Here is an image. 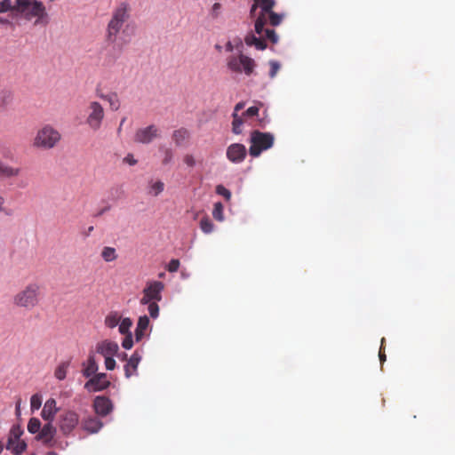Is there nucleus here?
<instances>
[{"mask_svg": "<svg viewBox=\"0 0 455 455\" xmlns=\"http://www.w3.org/2000/svg\"><path fill=\"white\" fill-rule=\"evenodd\" d=\"M275 5V0H253L250 14L255 19L254 34H248L244 42L248 46H254L257 50H265L267 48L266 40L272 44L278 42V36L273 28H266L267 25L276 27L280 25L284 15L276 13L273 11Z\"/></svg>", "mask_w": 455, "mask_h": 455, "instance_id": "f257e3e1", "label": "nucleus"}, {"mask_svg": "<svg viewBox=\"0 0 455 455\" xmlns=\"http://www.w3.org/2000/svg\"><path fill=\"white\" fill-rule=\"evenodd\" d=\"M16 12L26 20L36 19L35 25L48 23V13L44 4L37 0H16Z\"/></svg>", "mask_w": 455, "mask_h": 455, "instance_id": "f03ea898", "label": "nucleus"}, {"mask_svg": "<svg viewBox=\"0 0 455 455\" xmlns=\"http://www.w3.org/2000/svg\"><path fill=\"white\" fill-rule=\"evenodd\" d=\"M61 140L60 132L51 124H44L36 133L32 146L35 148L49 150L55 148Z\"/></svg>", "mask_w": 455, "mask_h": 455, "instance_id": "7ed1b4c3", "label": "nucleus"}, {"mask_svg": "<svg viewBox=\"0 0 455 455\" xmlns=\"http://www.w3.org/2000/svg\"><path fill=\"white\" fill-rule=\"evenodd\" d=\"M40 287L36 283H29L17 292L12 299L14 306L30 310L36 307L40 301Z\"/></svg>", "mask_w": 455, "mask_h": 455, "instance_id": "20e7f679", "label": "nucleus"}, {"mask_svg": "<svg viewBox=\"0 0 455 455\" xmlns=\"http://www.w3.org/2000/svg\"><path fill=\"white\" fill-rule=\"evenodd\" d=\"M227 67L232 73L250 76L254 73L257 64L252 58L239 52L227 58Z\"/></svg>", "mask_w": 455, "mask_h": 455, "instance_id": "39448f33", "label": "nucleus"}, {"mask_svg": "<svg viewBox=\"0 0 455 455\" xmlns=\"http://www.w3.org/2000/svg\"><path fill=\"white\" fill-rule=\"evenodd\" d=\"M249 154L252 157H258L263 151L271 148L274 145L275 137L270 132H262L254 130L250 135Z\"/></svg>", "mask_w": 455, "mask_h": 455, "instance_id": "423d86ee", "label": "nucleus"}, {"mask_svg": "<svg viewBox=\"0 0 455 455\" xmlns=\"http://www.w3.org/2000/svg\"><path fill=\"white\" fill-rule=\"evenodd\" d=\"M129 19L128 4L122 3L114 11L112 18L108 25L107 38L109 42H115L124 22Z\"/></svg>", "mask_w": 455, "mask_h": 455, "instance_id": "0eeeda50", "label": "nucleus"}, {"mask_svg": "<svg viewBox=\"0 0 455 455\" xmlns=\"http://www.w3.org/2000/svg\"><path fill=\"white\" fill-rule=\"evenodd\" d=\"M86 124L93 131H98L102 124L105 117V109L103 106L96 100L88 103L86 108Z\"/></svg>", "mask_w": 455, "mask_h": 455, "instance_id": "6e6552de", "label": "nucleus"}, {"mask_svg": "<svg viewBox=\"0 0 455 455\" xmlns=\"http://www.w3.org/2000/svg\"><path fill=\"white\" fill-rule=\"evenodd\" d=\"M164 289V283L160 281H148L142 291V298L140 300L141 305H147L150 301L162 300V291Z\"/></svg>", "mask_w": 455, "mask_h": 455, "instance_id": "1a4fd4ad", "label": "nucleus"}, {"mask_svg": "<svg viewBox=\"0 0 455 455\" xmlns=\"http://www.w3.org/2000/svg\"><path fill=\"white\" fill-rule=\"evenodd\" d=\"M79 415L71 410L64 411L59 419V427L64 435H68L78 425Z\"/></svg>", "mask_w": 455, "mask_h": 455, "instance_id": "9d476101", "label": "nucleus"}, {"mask_svg": "<svg viewBox=\"0 0 455 455\" xmlns=\"http://www.w3.org/2000/svg\"><path fill=\"white\" fill-rule=\"evenodd\" d=\"M110 384L107 373H97L89 378L84 384V388L89 392H100L107 389Z\"/></svg>", "mask_w": 455, "mask_h": 455, "instance_id": "9b49d317", "label": "nucleus"}, {"mask_svg": "<svg viewBox=\"0 0 455 455\" xmlns=\"http://www.w3.org/2000/svg\"><path fill=\"white\" fill-rule=\"evenodd\" d=\"M159 137V129L154 125L140 128L134 134V141L141 144H149Z\"/></svg>", "mask_w": 455, "mask_h": 455, "instance_id": "f8f14e48", "label": "nucleus"}, {"mask_svg": "<svg viewBox=\"0 0 455 455\" xmlns=\"http://www.w3.org/2000/svg\"><path fill=\"white\" fill-rule=\"evenodd\" d=\"M226 156L230 162L240 164L245 159L247 149L245 146L241 143H233L228 147Z\"/></svg>", "mask_w": 455, "mask_h": 455, "instance_id": "ddd939ff", "label": "nucleus"}, {"mask_svg": "<svg viewBox=\"0 0 455 455\" xmlns=\"http://www.w3.org/2000/svg\"><path fill=\"white\" fill-rule=\"evenodd\" d=\"M55 427L52 424V422H48L41 428L36 438V440L41 441L47 447H53L55 443Z\"/></svg>", "mask_w": 455, "mask_h": 455, "instance_id": "4468645a", "label": "nucleus"}, {"mask_svg": "<svg viewBox=\"0 0 455 455\" xmlns=\"http://www.w3.org/2000/svg\"><path fill=\"white\" fill-rule=\"evenodd\" d=\"M119 350L118 344L115 341L105 339L96 345V352L103 357L114 356Z\"/></svg>", "mask_w": 455, "mask_h": 455, "instance_id": "2eb2a0df", "label": "nucleus"}, {"mask_svg": "<svg viewBox=\"0 0 455 455\" xmlns=\"http://www.w3.org/2000/svg\"><path fill=\"white\" fill-rule=\"evenodd\" d=\"M96 95L98 98L107 101L109 105V108L112 111H117L121 107V100L116 92H110L104 93L101 90H96Z\"/></svg>", "mask_w": 455, "mask_h": 455, "instance_id": "dca6fc26", "label": "nucleus"}, {"mask_svg": "<svg viewBox=\"0 0 455 455\" xmlns=\"http://www.w3.org/2000/svg\"><path fill=\"white\" fill-rule=\"evenodd\" d=\"M93 408L100 416H107L113 409L112 402L106 396H97L94 399Z\"/></svg>", "mask_w": 455, "mask_h": 455, "instance_id": "f3484780", "label": "nucleus"}, {"mask_svg": "<svg viewBox=\"0 0 455 455\" xmlns=\"http://www.w3.org/2000/svg\"><path fill=\"white\" fill-rule=\"evenodd\" d=\"M83 375L85 378H91L97 374L99 365L96 362L95 355L93 353H90L85 363H83Z\"/></svg>", "mask_w": 455, "mask_h": 455, "instance_id": "a211bd4d", "label": "nucleus"}, {"mask_svg": "<svg viewBox=\"0 0 455 455\" xmlns=\"http://www.w3.org/2000/svg\"><path fill=\"white\" fill-rule=\"evenodd\" d=\"M140 360L141 356L135 351L124 365V374L126 378H131L132 375L137 374V369Z\"/></svg>", "mask_w": 455, "mask_h": 455, "instance_id": "6ab92c4d", "label": "nucleus"}, {"mask_svg": "<svg viewBox=\"0 0 455 455\" xmlns=\"http://www.w3.org/2000/svg\"><path fill=\"white\" fill-rule=\"evenodd\" d=\"M58 411V408L56 406V401L52 398L48 399L44 406L42 410L41 415L42 418L49 422H52L54 419L55 414Z\"/></svg>", "mask_w": 455, "mask_h": 455, "instance_id": "aec40b11", "label": "nucleus"}, {"mask_svg": "<svg viewBox=\"0 0 455 455\" xmlns=\"http://www.w3.org/2000/svg\"><path fill=\"white\" fill-rule=\"evenodd\" d=\"M82 427L85 431L94 434L102 427V422L95 417H90L83 420Z\"/></svg>", "mask_w": 455, "mask_h": 455, "instance_id": "412c9836", "label": "nucleus"}, {"mask_svg": "<svg viewBox=\"0 0 455 455\" xmlns=\"http://www.w3.org/2000/svg\"><path fill=\"white\" fill-rule=\"evenodd\" d=\"M149 325V319L147 315H142L139 318L137 327L135 330L136 341H140L145 335V331Z\"/></svg>", "mask_w": 455, "mask_h": 455, "instance_id": "4be33fe9", "label": "nucleus"}, {"mask_svg": "<svg viewBox=\"0 0 455 455\" xmlns=\"http://www.w3.org/2000/svg\"><path fill=\"white\" fill-rule=\"evenodd\" d=\"M27 448V443L23 440L13 441L12 439H8L6 449L11 451L12 453L16 455L21 454Z\"/></svg>", "mask_w": 455, "mask_h": 455, "instance_id": "5701e85b", "label": "nucleus"}, {"mask_svg": "<svg viewBox=\"0 0 455 455\" xmlns=\"http://www.w3.org/2000/svg\"><path fill=\"white\" fill-rule=\"evenodd\" d=\"M189 137V132L186 128L175 130L172 133V140L177 146H180Z\"/></svg>", "mask_w": 455, "mask_h": 455, "instance_id": "b1692460", "label": "nucleus"}, {"mask_svg": "<svg viewBox=\"0 0 455 455\" xmlns=\"http://www.w3.org/2000/svg\"><path fill=\"white\" fill-rule=\"evenodd\" d=\"M20 173V168H15V167L3 164L1 171H0V177L12 178V177L19 176Z\"/></svg>", "mask_w": 455, "mask_h": 455, "instance_id": "393cba45", "label": "nucleus"}, {"mask_svg": "<svg viewBox=\"0 0 455 455\" xmlns=\"http://www.w3.org/2000/svg\"><path fill=\"white\" fill-rule=\"evenodd\" d=\"M232 132L235 134H241L242 133V125L244 123V116H239L236 113L232 114Z\"/></svg>", "mask_w": 455, "mask_h": 455, "instance_id": "a878e982", "label": "nucleus"}, {"mask_svg": "<svg viewBox=\"0 0 455 455\" xmlns=\"http://www.w3.org/2000/svg\"><path fill=\"white\" fill-rule=\"evenodd\" d=\"M13 100V92L10 90H2L0 92V108H6Z\"/></svg>", "mask_w": 455, "mask_h": 455, "instance_id": "bb28decb", "label": "nucleus"}, {"mask_svg": "<svg viewBox=\"0 0 455 455\" xmlns=\"http://www.w3.org/2000/svg\"><path fill=\"white\" fill-rule=\"evenodd\" d=\"M100 255L106 262H112L117 259L116 249L109 246H105L102 249Z\"/></svg>", "mask_w": 455, "mask_h": 455, "instance_id": "cd10ccee", "label": "nucleus"}, {"mask_svg": "<svg viewBox=\"0 0 455 455\" xmlns=\"http://www.w3.org/2000/svg\"><path fill=\"white\" fill-rule=\"evenodd\" d=\"M121 316L117 312L109 313L105 318V324L108 328H115L119 324Z\"/></svg>", "mask_w": 455, "mask_h": 455, "instance_id": "c85d7f7f", "label": "nucleus"}, {"mask_svg": "<svg viewBox=\"0 0 455 455\" xmlns=\"http://www.w3.org/2000/svg\"><path fill=\"white\" fill-rule=\"evenodd\" d=\"M68 366H69V362L60 363L54 371L55 378L60 380H63L67 376V371H68Z\"/></svg>", "mask_w": 455, "mask_h": 455, "instance_id": "c756f323", "label": "nucleus"}, {"mask_svg": "<svg viewBox=\"0 0 455 455\" xmlns=\"http://www.w3.org/2000/svg\"><path fill=\"white\" fill-rule=\"evenodd\" d=\"M200 228L204 234H211L214 229V225L210 218L205 216L200 220Z\"/></svg>", "mask_w": 455, "mask_h": 455, "instance_id": "7c9ffc66", "label": "nucleus"}, {"mask_svg": "<svg viewBox=\"0 0 455 455\" xmlns=\"http://www.w3.org/2000/svg\"><path fill=\"white\" fill-rule=\"evenodd\" d=\"M28 430L31 434H38L41 430L40 420L36 418H31L28 423Z\"/></svg>", "mask_w": 455, "mask_h": 455, "instance_id": "2f4dec72", "label": "nucleus"}, {"mask_svg": "<svg viewBox=\"0 0 455 455\" xmlns=\"http://www.w3.org/2000/svg\"><path fill=\"white\" fill-rule=\"evenodd\" d=\"M16 0H3L0 2V12L16 11Z\"/></svg>", "mask_w": 455, "mask_h": 455, "instance_id": "473e14b6", "label": "nucleus"}, {"mask_svg": "<svg viewBox=\"0 0 455 455\" xmlns=\"http://www.w3.org/2000/svg\"><path fill=\"white\" fill-rule=\"evenodd\" d=\"M132 325V321L130 318H128V317L124 318L119 324V328H118L119 332L124 335L131 333L130 329H131Z\"/></svg>", "mask_w": 455, "mask_h": 455, "instance_id": "72a5a7b5", "label": "nucleus"}, {"mask_svg": "<svg viewBox=\"0 0 455 455\" xmlns=\"http://www.w3.org/2000/svg\"><path fill=\"white\" fill-rule=\"evenodd\" d=\"M164 184L161 180H157L150 183L149 193L156 196L164 191Z\"/></svg>", "mask_w": 455, "mask_h": 455, "instance_id": "f704fd0d", "label": "nucleus"}, {"mask_svg": "<svg viewBox=\"0 0 455 455\" xmlns=\"http://www.w3.org/2000/svg\"><path fill=\"white\" fill-rule=\"evenodd\" d=\"M212 216L215 220L219 221H222L224 220L223 216V205L221 203L218 202L214 204Z\"/></svg>", "mask_w": 455, "mask_h": 455, "instance_id": "c9c22d12", "label": "nucleus"}, {"mask_svg": "<svg viewBox=\"0 0 455 455\" xmlns=\"http://www.w3.org/2000/svg\"><path fill=\"white\" fill-rule=\"evenodd\" d=\"M158 301H150L148 303V310L152 318H156L159 315V307L157 305Z\"/></svg>", "mask_w": 455, "mask_h": 455, "instance_id": "e433bc0d", "label": "nucleus"}, {"mask_svg": "<svg viewBox=\"0 0 455 455\" xmlns=\"http://www.w3.org/2000/svg\"><path fill=\"white\" fill-rule=\"evenodd\" d=\"M42 405V396L35 394L30 398V406L32 411L38 410Z\"/></svg>", "mask_w": 455, "mask_h": 455, "instance_id": "4c0bfd02", "label": "nucleus"}, {"mask_svg": "<svg viewBox=\"0 0 455 455\" xmlns=\"http://www.w3.org/2000/svg\"><path fill=\"white\" fill-rule=\"evenodd\" d=\"M22 433L23 431L19 426H14L10 431L8 439H12L13 441L20 440V435Z\"/></svg>", "mask_w": 455, "mask_h": 455, "instance_id": "58836bf2", "label": "nucleus"}, {"mask_svg": "<svg viewBox=\"0 0 455 455\" xmlns=\"http://www.w3.org/2000/svg\"><path fill=\"white\" fill-rule=\"evenodd\" d=\"M216 193L222 196L227 201H229L231 198V192L223 185H218L216 187Z\"/></svg>", "mask_w": 455, "mask_h": 455, "instance_id": "ea45409f", "label": "nucleus"}, {"mask_svg": "<svg viewBox=\"0 0 455 455\" xmlns=\"http://www.w3.org/2000/svg\"><path fill=\"white\" fill-rule=\"evenodd\" d=\"M268 64L270 67L269 76L274 78L279 71L281 66L276 60H269Z\"/></svg>", "mask_w": 455, "mask_h": 455, "instance_id": "a19ab883", "label": "nucleus"}, {"mask_svg": "<svg viewBox=\"0 0 455 455\" xmlns=\"http://www.w3.org/2000/svg\"><path fill=\"white\" fill-rule=\"evenodd\" d=\"M259 108L256 106L250 107L246 111L243 113L244 117H254L259 116Z\"/></svg>", "mask_w": 455, "mask_h": 455, "instance_id": "79ce46f5", "label": "nucleus"}, {"mask_svg": "<svg viewBox=\"0 0 455 455\" xmlns=\"http://www.w3.org/2000/svg\"><path fill=\"white\" fill-rule=\"evenodd\" d=\"M132 345H133V340H132V333L126 334L125 338L124 339V340L122 342L123 347L125 349H130L132 347Z\"/></svg>", "mask_w": 455, "mask_h": 455, "instance_id": "37998d69", "label": "nucleus"}, {"mask_svg": "<svg viewBox=\"0 0 455 455\" xmlns=\"http://www.w3.org/2000/svg\"><path fill=\"white\" fill-rule=\"evenodd\" d=\"M179 267H180V260H179V259H172V260L169 262V264H168V266H167V270H168L169 272L173 273V272L178 271Z\"/></svg>", "mask_w": 455, "mask_h": 455, "instance_id": "c03bdc74", "label": "nucleus"}, {"mask_svg": "<svg viewBox=\"0 0 455 455\" xmlns=\"http://www.w3.org/2000/svg\"><path fill=\"white\" fill-rule=\"evenodd\" d=\"M113 357L114 356L104 357L105 358V367L108 371H112L116 367V361Z\"/></svg>", "mask_w": 455, "mask_h": 455, "instance_id": "a18cd8bd", "label": "nucleus"}, {"mask_svg": "<svg viewBox=\"0 0 455 455\" xmlns=\"http://www.w3.org/2000/svg\"><path fill=\"white\" fill-rule=\"evenodd\" d=\"M172 157H173V154H172V149L166 148L164 150V157L163 159V164H170L172 162Z\"/></svg>", "mask_w": 455, "mask_h": 455, "instance_id": "49530a36", "label": "nucleus"}, {"mask_svg": "<svg viewBox=\"0 0 455 455\" xmlns=\"http://www.w3.org/2000/svg\"><path fill=\"white\" fill-rule=\"evenodd\" d=\"M183 161L189 167H193L196 164V160H195L194 156L189 154H188L184 156Z\"/></svg>", "mask_w": 455, "mask_h": 455, "instance_id": "de8ad7c7", "label": "nucleus"}, {"mask_svg": "<svg viewBox=\"0 0 455 455\" xmlns=\"http://www.w3.org/2000/svg\"><path fill=\"white\" fill-rule=\"evenodd\" d=\"M384 342H385V338H382L381 346H380L379 353V360L381 363L385 362L386 358H387L386 354H385Z\"/></svg>", "mask_w": 455, "mask_h": 455, "instance_id": "09e8293b", "label": "nucleus"}, {"mask_svg": "<svg viewBox=\"0 0 455 455\" xmlns=\"http://www.w3.org/2000/svg\"><path fill=\"white\" fill-rule=\"evenodd\" d=\"M220 9H221V4L220 3H215L212 5V15L213 18L218 17L219 13L220 12Z\"/></svg>", "mask_w": 455, "mask_h": 455, "instance_id": "8fccbe9b", "label": "nucleus"}, {"mask_svg": "<svg viewBox=\"0 0 455 455\" xmlns=\"http://www.w3.org/2000/svg\"><path fill=\"white\" fill-rule=\"evenodd\" d=\"M124 162L127 163L130 165H135L137 164V160L134 159L133 156L129 154L124 158Z\"/></svg>", "mask_w": 455, "mask_h": 455, "instance_id": "3c124183", "label": "nucleus"}, {"mask_svg": "<svg viewBox=\"0 0 455 455\" xmlns=\"http://www.w3.org/2000/svg\"><path fill=\"white\" fill-rule=\"evenodd\" d=\"M4 198L3 196H0V212H4L5 214L9 215L10 212H6L5 211V208H4Z\"/></svg>", "mask_w": 455, "mask_h": 455, "instance_id": "603ef678", "label": "nucleus"}, {"mask_svg": "<svg viewBox=\"0 0 455 455\" xmlns=\"http://www.w3.org/2000/svg\"><path fill=\"white\" fill-rule=\"evenodd\" d=\"M244 107V103L243 102H238L235 106V108H234V112L233 113H236L238 114V112L240 110H242Z\"/></svg>", "mask_w": 455, "mask_h": 455, "instance_id": "864d4df0", "label": "nucleus"}, {"mask_svg": "<svg viewBox=\"0 0 455 455\" xmlns=\"http://www.w3.org/2000/svg\"><path fill=\"white\" fill-rule=\"evenodd\" d=\"M225 47H226V51H228V52H232L234 50V47H233V44L231 42H228L226 44Z\"/></svg>", "mask_w": 455, "mask_h": 455, "instance_id": "5fc2aeb1", "label": "nucleus"}, {"mask_svg": "<svg viewBox=\"0 0 455 455\" xmlns=\"http://www.w3.org/2000/svg\"><path fill=\"white\" fill-rule=\"evenodd\" d=\"M16 413L19 414L20 413V400H19L17 403H16Z\"/></svg>", "mask_w": 455, "mask_h": 455, "instance_id": "6e6d98bb", "label": "nucleus"}, {"mask_svg": "<svg viewBox=\"0 0 455 455\" xmlns=\"http://www.w3.org/2000/svg\"><path fill=\"white\" fill-rule=\"evenodd\" d=\"M9 20L0 17V24H8Z\"/></svg>", "mask_w": 455, "mask_h": 455, "instance_id": "4d7b16f0", "label": "nucleus"}, {"mask_svg": "<svg viewBox=\"0 0 455 455\" xmlns=\"http://www.w3.org/2000/svg\"><path fill=\"white\" fill-rule=\"evenodd\" d=\"M46 455H58L55 451H49Z\"/></svg>", "mask_w": 455, "mask_h": 455, "instance_id": "13d9d810", "label": "nucleus"}, {"mask_svg": "<svg viewBox=\"0 0 455 455\" xmlns=\"http://www.w3.org/2000/svg\"><path fill=\"white\" fill-rule=\"evenodd\" d=\"M125 120H126V117L122 118V120L120 122V125H123L124 124Z\"/></svg>", "mask_w": 455, "mask_h": 455, "instance_id": "bf43d9fd", "label": "nucleus"}, {"mask_svg": "<svg viewBox=\"0 0 455 455\" xmlns=\"http://www.w3.org/2000/svg\"><path fill=\"white\" fill-rule=\"evenodd\" d=\"M122 126H123V125H120V124H119V127H118V129H117V132H118V133H120V132H121V131H122Z\"/></svg>", "mask_w": 455, "mask_h": 455, "instance_id": "052dcab7", "label": "nucleus"}, {"mask_svg": "<svg viewBox=\"0 0 455 455\" xmlns=\"http://www.w3.org/2000/svg\"><path fill=\"white\" fill-rule=\"evenodd\" d=\"M92 230H93V227L92 226L88 228L89 233L92 232Z\"/></svg>", "mask_w": 455, "mask_h": 455, "instance_id": "680f3d73", "label": "nucleus"}, {"mask_svg": "<svg viewBox=\"0 0 455 455\" xmlns=\"http://www.w3.org/2000/svg\"><path fill=\"white\" fill-rule=\"evenodd\" d=\"M3 450H4V447L2 444H0V454L2 453Z\"/></svg>", "mask_w": 455, "mask_h": 455, "instance_id": "e2e57ef3", "label": "nucleus"}, {"mask_svg": "<svg viewBox=\"0 0 455 455\" xmlns=\"http://www.w3.org/2000/svg\"><path fill=\"white\" fill-rule=\"evenodd\" d=\"M126 356H127V355H126V354H124V355H122V358H123V359H124V358H126Z\"/></svg>", "mask_w": 455, "mask_h": 455, "instance_id": "0e129e2a", "label": "nucleus"}, {"mask_svg": "<svg viewBox=\"0 0 455 455\" xmlns=\"http://www.w3.org/2000/svg\"><path fill=\"white\" fill-rule=\"evenodd\" d=\"M32 455H36V454H32Z\"/></svg>", "mask_w": 455, "mask_h": 455, "instance_id": "69168bd1", "label": "nucleus"}]
</instances>
